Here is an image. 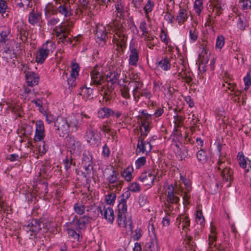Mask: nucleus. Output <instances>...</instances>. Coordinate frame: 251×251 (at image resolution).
Returning <instances> with one entry per match:
<instances>
[{
	"mask_svg": "<svg viewBox=\"0 0 251 251\" xmlns=\"http://www.w3.org/2000/svg\"><path fill=\"white\" fill-rule=\"evenodd\" d=\"M52 34L58 37L59 40L64 43L69 34L67 32V27L66 26L64 27L63 24L61 23L52 29Z\"/></svg>",
	"mask_w": 251,
	"mask_h": 251,
	"instance_id": "11",
	"label": "nucleus"
},
{
	"mask_svg": "<svg viewBox=\"0 0 251 251\" xmlns=\"http://www.w3.org/2000/svg\"><path fill=\"white\" fill-rule=\"evenodd\" d=\"M104 70L100 65H96L91 71V83L90 84L100 85L104 82Z\"/></svg>",
	"mask_w": 251,
	"mask_h": 251,
	"instance_id": "5",
	"label": "nucleus"
},
{
	"mask_svg": "<svg viewBox=\"0 0 251 251\" xmlns=\"http://www.w3.org/2000/svg\"><path fill=\"white\" fill-rule=\"evenodd\" d=\"M157 67L164 70L168 71L170 69V59L166 57L161 60L158 63Z\"/></svg>",
	"mask_w": 251,
	"mask_h": 251,
	"instance_id": "35",
	"label": "nucleus"
},
{
	"mask_svg": "<svg viewBox=\"0 0 251 251\" xmlns=\"http://www.w3.org/2000/svg\"><path fill=\"white\" fill-rule=\"evenodd\" d=\"M146 163V158L144 156L138 158L135 162L136 169H139L144 166Z\"/></svg>",
	"mask_w": 251,
	"mask_h": 251,
	"instance_id": "61",
	"label": "nucleus"
},
{
	"mask_svg": "<svg viewBox=\"0 0 251 251\" xmlns=\"http://www.w3.org/2000/svg\"><path fill=\"white\" fill-rule=\"evenodd\" d=\"M154 6V1L152 0H148L147 3L144 7V11L145 13L146 17L148 20L150 19L149 14L152 11Z\"/></svg>",
	"mask_w": 251,
	"mask_h": 251,
	"instance_id": "39",
	"label": "nucleus"
},
{
	"mask_svg": "<svg viewBox=\"0 0 251 251\" xmlns=\"http://www.w3.org/2000/svg\"><path fill=\"white\" fill-rule=\"evenodd\" d=\"M45 127L43 121L38 120L35 123V132L34 140L35 142H39L45 137Z\"/></svg>",
	"mask_w": 251,
	"mask_h": 251,
	"instance_id": "13",
	"label": "nucleus"
},
{
	"mask_svg": "<svg viewBox=\"0 0 251 251\" xmlns=\"http://www.w3.org/2000/svg\"><path fill=\"white\" fill-rule=\"evenodd\" d=\"M198 37V32L195 28L191 29L189 30V38L191 43L195 42Z\"/></svg>",
	"mask_w": 251,
	"mask_h": 251,
	"instance_id": "60",
	"label": "nucleus"
},
{
	"mask_svg": "<svg viewBox=\"0 0 251 251\" xmlns=\"http://www.w3.org/2000/svg\"><path fill=\"white\" fill-rule=\"evenodd\" d=\"M196 221L198 224L202 226L204 224V218L202 215V211L201 210L197 211V213L196 214Z\"/></svg>",
	"mask_w": 251,
	"mask_h": 251,
	"instance_id": "57",
	"label": "nucleus"
},
{
	"mask_svg": "<svg viewBox=\"0 0 251 251\" xmlns=\"http://www.w3.org/2000/svg\"><path fill=\"white\" fill-rule=\"evenodd\" d=\"M249 26L248 20L244 16H239L236 24L238 30L244 31Z\"/></svg>",
	"mask_w": 251,
	"mask_h": 251,
	"instance_id": "30",
	"label": "nucleus"
},
{
	"mask_svg": "<svg viewBox=\"0 0 251 251\" xmlns=\"http://www.w3.org/2000/svg\"><path fill=\"white\" fill-rule=\"evenodd\" d=\"M108 30L110 28L115 34L113 36V42L117 46L120 47L122 50L126 46L127 35L126 31L120 23L115 21L108 26Z\"/></svg>",
	"mask_w": 251,
	"mask_h": 251,
	"instance_id": "2",
	"label": "nucleus"
},
{
	"mask_svg": "<svg viewBox=\"0 0 251 251\" xmlns=\"http://www.w3.org/2000/svg\"><path fill=\"white\" fill-rule=\"evenodd\" d=\"M216 232L215 227L211 226L210 233L208 236V251H212V249L215 248L216 250L218 249L216 246Z\"/></svg>",
	"mask_w": 251,
	"mask_h": 251,
	"instance_id": "16",
	"label": "nucleus"
},
{
	"mask_svg": "<svg viewBox=\"0 0 251 251\" xmlns=\"http://www.w3.org/2000/svg\"><path fill=\"white\" fill-rule=\"evenodd\" d=\"M41 223L37 219H33L28 222L25 226V230L30 232L31 236L35 235L41 229Z\"/></svg>",
	"mask_w": 251,
	"mask_h": 251,
	"instance_id": "12",
	"label": "nucleus"
},
{
	"mask_svg": "<svg viewBox=\"0 0 251 251\" xmlns=\"http://www.w3.org/2000/svg\"><path fill=\"white\" fill-rule=\"evenodd\" d=\"M100 129L109 135L111 136L113 139L116 136V132L115 130L111 129L107 125L103 124L100 126Z\"/></svg>",
	"mask_w": 251,
	"mask_h": 251,
	"instance_id": "47",
	"label": "nucleus"
},
{
	"mask_svg": "<svg viewBox=\"0 0 251 251\" xmlns=\"http://www.w3.org/2000/svg\"><path fill=\"white\" fill-rule=\"evenodd\" d=\"M225 43V37L222 36H218L216 39V48L219 51L221 50Z\"/></svg>",
	"mask_w": 251,
	"mask_h": 251,
	"instance_id": "56",
	"label": "nucleus"
},
{
	"mask_svg": "<svg viewBox=\"0 0 251 251\" xmlns=\"http://www.w3.org/2000/svg\"><path fill=\"white\" fill-rule=\"evenodd\" d=\"M79 94L82 96L85 100L93 99V89L86 86L82 87L79 91Z\"/></svg>",
	"mask_w": 251,
	"mask_h": 251,
	"instance_id": "24",
	"label": "nucleus"
},
{
	"mask_svg": "<svg viewBox=\"0 0 251 251\" xmlns=\"http://www.w3.org/2000/svg\"><path fill=\"white\" fill-rule=\"evenodd\" d=\"M104 173L109 175L106 178L109 183L114 184L113 186H116L118 190H120L124 184V181L119 179V174L113 167H111L110 168H107L105 170Z\"/></svg>",
	"mask_w": 251,
	"mask_h": 251,
	"instance_id": "6",
	"label": "nucleus"
},
{
	"mask_svg": "<svg viewBox=\"0 0 251 251\" xmlns=\"http://www.w3.org/2000/svg\"><path fill=\"white\" fill-rule=\"evenodd\" d=\"M139 60V52L137 49L132 48L130 49L129 54L128 62L130 65L136 66Z\"/></svg>",
	"mask_w": 251,
	"mask_h": 251,
	"instance_id": "23",
	"label": "nucleus"
},
{
	"mask_svg": "<svg viewBox=\"0 0 251 251\" xmlns=\"http://www.w3.org/2000/svg\"><path fill=\"white\" fill-rule=\"evenodd\" d=\"M144 138L145 137H139L137 151L138 152H142L143 153H147L150 152L152 149V146L150 142L144 141Z\"/></svg>",
	"mask_w": 251,
	"mask_h": 251,
	"instance_id": "15",
	"label": "nucleus"
},
{
	"mask_svg": "<svg viewBox=\"0 0 251 251\" xmlns=\"http://www.w3.org/2000/svg\"><path fill=\"white\" fill-rule=\"evenodd\" d=\"M90 217L87 216H84L78 219L76 218V221L79 229H84L86 227V225L90 222Z\"/></svg>",
	"mask_w": 251,
	"mask_h": 251,
	"instance_id": "37",
	"label": "nucleus"
},
{
	"mask_svg": "<svg viewBox=\"0 0 251 251\" xmlns=\"http://www.w3.org/2000/svg\"><path fill=\"white\" fill-rule=\"evenodd\" d=\"M66 230L73 229L77 230L78 231L79 228H78V225L76 221V217L74 218L73 220L70 222L66 223L65 225Z\"/></svg>",
	"mask_w": 251,
	"mask_h": 251,
	"instance_id": "41",
	"label": "nucleus"
},
{
	"mask_svg": "<svg viewBox=\"0 0 251 251\" xmlns=\"http://www.w3.org/2000/svg\"><path fill=\"white\" fill-rule=\"evenodd\" d=\"M201 52L199 55V60L202 64H206L209 60V55L205 47L201 45Z\"/></svg>",
	"mask_w": 251,
	"mask_h": 251,
	"instance_id": "31",
	"label": "nucleus"
},
{
	"mask_svg": "<svg viewBox=\"0 0 251 251\" xmlns=\"http://www.w3.org/2000/svg\"><path fill=\"white\" fill-rule=\"evenodd\" d=\"M116 10L113 12V17H116V18L113 20V22L114 21L119 23L118 21V19L117 18L121 19L123 17V14L124 13V8L123 5L121 3L118 2L115 5Z\"/></svg>",
	"mask_w": 251,
	"mask_h": 251,
	"instance_id": "27",
	"label": "nucleus"
},
{
	"mask_svg": "<svg viewBox=\"0 0 251 251\" xmlns=\"http://www.w3.org/2000/svg\"><path fill=\"white\" fill-rule=\"evenodd\" d=\"M116 198V194L112 192L105 196V201L108 205H113L115 203Z\"/></svg>",
	"mask_w": 251,
	"mask_h": 251,
	"instance_id": "52",
	"label": "nucleus"
},
{
	"mask_svg": "<svg viewBox=\"0 0 251 251\" xmlns=\"http://www.w3.org/2000/svg\"><path fill=\"white\" fill-rule=\"evenodd\" d=\"M28 22L32 25L40 23L42 21V14L37 10L33 9L29 14Z\"/></svg>",
	"mask_w": 251,
	"mask_h": 251,
	"instance_id": "20",
	"label": "nucleus"
},
{
	"mask_svg": "<svg viewBox=\"0 0 251 251\" xmlns=\"http://www.w3.org/2000/svg\"><path fill=\"white\" fill-rule=\"evenodd\" d=\"M188 18V15L186 9L180 7V9L176 16V22L179 25H181L187 20Z\"/></svg>",
	"mask_w": 251,
	"mask_h": 251,
	"instance_id": "22",
	"label": "nucleus"
},
{
	"mask_svg": "<svg viewBox=\"0 0 251 251\" xmlns=\"http://www.w3.org/2000/svg\"><path fill=\"white\" fill-rule=\"evenodd\" d=\"M66 145L68 151L74 156H80L83 149L81 143L74 136L67 139Z\"/></svg>",
	"mask_w": 251,
	"mask_h": 251,
	"instance_id": "4",
	"label": "nucleus"
},
{
	"mask_svg": "<svg viewBox=\"0 0 251 251\" xmlns=\"http://www.w3.org/2000/svg\"><path fill=\"white\" fill-rule=\"evenodd\" d=\"M8 8L7 3L4 0H0V14L2 16L6 13Z\"/></svg>",
	"mask_w": 251,
	"mask_h": 251,
	"instance_id": "63",
	"label": "nucleus"
},
{
	"mask_svg": "<svg viewBox=\"0 0 251 251\" xmlns=\"http://www.w3.org/2000/svg\"><path fill=\"white\" fill-rule=\"evenodd\" d=\"M133 168L132 167L128 166L121 172V176L125 180L129 182L133 179Z\"/></svg>",
	"mask_w": 251,
	"mask_h": 251,
	"instance_id": "32",
	"label": "nucleus"
},
{
	"mask_svg": "<svg viewBox=\"0 0 251 251\" xmlns=\"http://www.w3.org/2000/svg\"><path fill=\"white\" fill-rule=\"evenodd\" d=\"M71 73L70 76L77 77L79 74V67L77 63H74L71 66Z\"/></svg>",
	"mask_w": 251,
	"mask_h": 251,
	"instance_id": "58",
	"label": "nucleus"
},
{
	"mask_svg": "<svg viewBox=\"0 0 251 251\" xmlns=\"http://www.w3.org/2000/svg\"><path fill=\"white\" fill-rule=\"evenodd\" d=\"M127 189L130 192L134 193H139L141 191L140 185L136 182L130 183L128 185Z\"/></svg>",
	"mask_w": 251,
	"mask_h": 251,
	"instance_id": "50",
	"label": "nucleus"
},
{
	"mask_svg": "<svg viewBox=\"0 0 251 251\" xmlns=\"http://www.w3.org/2000/svg\"><path fill=\"white\" fill-rule=\"evenodd\" d=\"M165 195L167 196V201L168 203H177L179 201V197L174 194V187L172 185L167 186Z\"/></svg>",
	"mask_w": 251,
	"mask_h": 251,
	"instance_id": "17",
	"label": "nucleus"
},
{
	"mask_svg": "<svg viewBox=\"0 0 251 251\" xmlns=\"http://www.w3.org/2000/svg\"><path fill=\"white\" fill-rule=\"evenodd\" d=\"M55 49V44L51 41H47L38 49L36 53V62L38 64L43 63L48 56L53 52Z\"/></svg>",
	"mask_w": 251,
	"mask_h": 251,
	"instance_id": "3",
	"label": "nucleus"
},
{
	"mask_svg": "<svg viewBox=\"0 0 251 251\" xmlns=\"http://www.w3.org/2000/svg\"><path fill=\"white\" fill-rule=\"evenodd\" d=\"M118 215H126L127 212V204L126 202L121 201L118 205Z\"/></svg>",
	"mask_w": 251,
	"mask_h": 251,
	"instance_id": "55",
	"label": "nucleus"
},
{
	"mask_svg": "<svg viewBox=\"0 0 251 251\" xmlns=\"http://www.w3.org/2000/svg\"><path fill=\"white\" fill-rule=\"evenodd\" d=\"M17 28L18 32V35L22 42H25L26 40V32L25 29V25L23 23H18L17 25Z\"/></svg>",
	"mask_w": 251,
	"mask_h": 251,
	"instance_id": "33",
	"label": "nucleus"
},
{
	"mask_svg": "<svg viewBox=\"0 0 251 251\" xmlns=\"http://www.w3.org/2000/svg\"><path fill=\"white\" fill-rule=\"evenodd\" d=\"M175 225L179 229L187 232L189 230L190 219L186 215H179L176 219Z\"/></svg>",
	"mask_w": 251,
	"mask_h": 251,
	"instance_id": "10",
	"label": "nucleus"
},
{
	"mask_svg": "<svg viewBox=\"0 0 251 251\" xmlns=\"http://www.w3.org/2000/svg\"><path fill=\"white\" fill-rule=\"evenodd\" d=\"M119 75L120 74L118 72L112 71L109 72L106 77L107 81L111 82L112 84L116 83L119 78Z\"/></svg>",
	"mask_w": 251,
	"mask_h": 251,
	"instance_id": "42",
	"label": "nucleus"
},
{
	"mask_svg": "<svg viewBox=\"0 0 251 251\" xmlns=\"http://www.w3.org/2000/svg\"><path fill=\"white\" fill-rule=\"evenodd\" d=\"M97 210L100 212L102 218L105 219L108 223L112 224L114 220V213L112 207L100 204L98 207Z\"/></svg>",
	"mask_w": 251,
	"mask_h": 251,
	"instance_id": "8",
	"label": "nucleus"
},
{
	"mask_svg": "<svg viewBox=\"0 0 251 251\" xmlns=\"http://www.w3.org/2000/svg\"><path fill=\"white\" fill-rule=\"evenodd\" d=\"M141 113V124H151L152 115L148 114L145 110H142Z\"/></svg>",
	"mask_w": 251,
	"mask_h": 251,
	"instance_id": "43",
	"label": "nucleus"
},
{
	"mask_svg": "<svg viewBox=\"0 0 251 251\" xmlns=\"http://www.w3.org/2000/svg\"><path fill=\"white\" fill-rule=\"evenodd\" d=\"M86 138L87 142L92 146H98L100 142V138L96 130H88Z\"/></svg>",
	"mask_w": 251,
	"mask_h": 251,
	"instance_id": "14",
	"label": "nucleus"
},
{
	"mask_svg": "<svg viewBox=\"0 0 251 251\" xmlns=\"http://www.w3.org/2000/svg\"><path fill=\"white\" fill-rule=\"evenodd\" d=\"M197 157L198 161L202 164H205L207 161L206 152L203 150H201L197 152Z\"/></svg>",
	"mask_w": 251,
	"mask_h": 251,
	"instance_id": "45",
	"label": "nucleus"
},
{
	"mask_svg": "<svg viewBox=\"0 0 251 251\" xmlns=\"http://www.w3.org/2000/svg\"><path fill=\"white\" fill-rule=\"evenodd\" d=\"M223 179L226 181H231L233 180V172L230 168L226 169L221 172Z\"/></svg>",
	"mask_w": 251,
	"mask_h": 251,
	"instance_id": "38",
	"label": "nucleus"
},
{
	"mask_svg": "<svg viewBox=\"0 0 251 251\" xmlns=\"http://www.w3.org/2000/svg\"><path fill=\"white\" fill-rule=\"evenodd\" d=\"M174 124L175 129L174 130L176 131L177 128L182 126V118L181 117L176 115L174 117Z\"/></svg>",
	"mask_w": 251,
	"mask_h": 251,
	"instance_id": "62",
	"label": "nucleus"
},
{
	"mask_svg": "<svg viewBox=\"0 0 251 251\" xmlns=\"http://www.w3.org/2000/svg\"><path fill=\"white\" fill-rule=\"evenodd\" d=\"M147 247L150 251H159V247L155 235L151 237L150 241L147 243Z\"/></svg>",
	"mask_w": 251,
	"mask_h": 251,
	"instance_id": "28",
	"label": "nucleus"
},
{
	"mask_svg": "<svg viewBox=\"0 0 251 251\" xmlns=\"http://www.w3.org/2000/svg\"><path fill=\"white\" fill-rule=\"evenodd\" d=\"M117 222L120 227L131 229L132 221L130 217H127L126 215H118Z\"/></svg>",
	"mask_w": 251,
	"mask_h": 251,
	"instance_id": "18",
	"label": "nucleus"
},
{
	"mask_svg": "<svg viewBox=\"0 0 251 251\" xmlns=\"http://www.w3.org/2000/svg\"><path fill=\"white\" fill-rule=\"evenodd\" d=\"M69 236L73 238L74 240L77 242H80L79 240V233L77 232L75 230L69 229L66 230Z\"/></svg>",
	"mask_w": 251,
	"mask_h": 251,
	"instance_id": "59",
	"label": "nucleus"
},
{
	"mask_svg": "<svg viewBox=\"0 0 251 251\" xmlns=\"http://www.w3.org/2000/svg\"><path fill=\"white\" fill-rule=\"evenodd\" d=\"M151 130L150 124H144L140 125L141 135L140 137H146Z\"/></svg>",
	"mask_w": 251,
	"mask_h": 251,
	"instance_id": "51",
	"label": "nucleus"
},
{
	"mask_svg": "<svg viewBox=\"0 0 251 251\" xmlns=\"http://www.w3.org/2000/svg\"><path fill=\"white\" fill-rule=\"evenodd\" d=\"M237 158L239 162V165L241 167L246 169L248 165L249 161L247 158H245L243 152H239Z\"/></svg>",
	"mask_w": 251,
	"mask_h": 251,
	"instance_id": "36",
	"label": "nucleus"
},
{
	"mask_svg": "<svg viewBox=\"0 0 251 251\" xmlns=\"http://www.w3.org/2000/svg\"><path fill=\"white\" fill-rule=\"evenodd\" d=\"M55 11L56 13H59L63 15L64 18L69 17L72 14L70 6L66 4L60 5Z\"/></svg>",
	"mask_w": 251,
	"mask_h": 251,
	"instance_id": "25",
	"label": "nucleus"
},
{
	"mask_svg": "<svg viewBox=\"0 0 251 251\" xmlns=\"http://www.w3.org/2000/svg\"><path fill=\"white\" fill-rule=\"evenodd\" d=\"M74 210L75 213L79 215H82L85 213V205L81 202H77L74 204Z\"/></svg>",
	"mask_w": 251,
	"mask_h": 251,
	"instance_id": "44",
	"label": "nucleus"
},
{
	"mask_svg": "<svg viewBox=\"0 0 251 251\" xmlns=\"http://www.w3.org/2000/svg\"><path fill=\"white\" fill-rule=\"evenodd\" d=\"M156 174L154 170L151 172H144L139 177V180L147 186L148 188H150L153 185L156 177Z\"/></svg>",
	"mask_w": 251,
	"mask_h": 251,
	"instance_id": "9",
	"label": "nucleus"
},
{
	"mask_svg": "<svg viewBox=\"0 0 251 251\" xmlns=\"http://www.w3.org/2000/svg\"><path fill=\"white\" fill-rule=\"evenodd\" d=\"M226 158L224 156H222L221 155H220L219 160L217 163V167L218 169L222 172L224 170L226 169H228L229 167H228V163L227 162H226Z\"/></svg>",
	"mask_w": 251,
	"mask_h": 251,
	"instance_id": "34",
	"label": "nucleus"
},
{
	"mask_svg": "<svg viewBox=\"0 0 251 251\" xmlns=\"http://www.w3.org/2000/svg\"><path fill=\"white\" fill-rule=\"evenodd\" d=\"M107 31L106 27L102 25H98L96 26V36L100 41L105 43L106 38H108Z\"/></svg>",
	"mask_w": 251,
	"mask_h": 251,
	"instance_id": "19",
	"label": "nucleus"
},
{
	"mask_svg": "<svg viewBox=\"0 0 251 251\" xmlns=\"http://www.w3.org/2000/svg\"><path fill=\"white\" fill-rule=\"evenodd\" d=\"M180 180L182 181L185 186L184 188L182 186L180 187L181 191L183 190V191L190 192L192 190V187L190 180L185 178L182 176H180Z\"/></svg>",
	"mask_w": 251,
	"mask_h": 251,
	"instance_id": "48",
	"label": "nucleus"
},
{
	"mask_svg": "<svg viewBox=\"0 0 251 251\" xmlns=\"http://www.w3.org/2000/svg\"><path fill=\"white\" fill-rule=\"evenodd\" d=\"M84 118H89V116L85 114L77 113L66 118L58 117L54 121L56 133L64 137L70 132L76 131Z\"/></svg>",
	"mask_w": 251,
	"mask_h": 251,
	"instance_id": "1",
	"label": "nucleus"
},
{
	"mask_svg": "<svg viewBox=\"0 0 251 251\" xmlns=\"http://www.w3.org/2000/svg\"><path fill=\"white\" fill-rule=\"evenodd\" d=\"M130 87H133V90H132V94L134 97V100H136L138 94L140 92L143 84L142 82L138 81H133L128 83Z\"/></svg>",
	"mask_w": 251,
	"mask_h": 251,
	"instance_id": "26",
	"label": "nucleus"
},
{
	"mask_svg": "<svg viewBox=\"0 0 251 251\" xmlns=\"http://www.w3.org/2000/svg\"><path fill=\"white\" fill-rule=\"evenodd\" d=\"M130 86L129 84L125 85L122 86L120 91L122 96L125 99H130V96L129 94Z\"/></svg>",
	"mask_w": 251,
	"mask_h": 251,
	"instance_id": "49",
	"label": "nucleus"
},
{
	"mask_svg": "<svg viewBox=\"0 0 251 251\" xmlns=\"http://www.w3.org/2000/svg\"><path fill=\"white\" fill-rule=\"evenodd\" d=\"M143 231L141 227H137L132 233V238L134 241L139 240L143 235Z\"/></svg>",
	"mask_w": 251,
	"mask_h": 251,
	"instance_id": "54",
	"label": "nucleus"
},
{
	"mask_svg": "<svg viewBox=\"0 0 251 251\" xmlns=\"http://www.w3.org/2000/svg\"><path fill=\"white\" fill-rule=\"evenodd\" d=\"M239 6L242 10L248 11H251V0H240Z\"/></svg>",
	"mask_w": 251,
	"mask_h": 251,
	"instance_id": "40",
	"label": "nucleus"
},
{
	"mask_svg": "<svg viewBox=\"0 0 251 251\" xmlns=\"http://www.w3.org/2000/svg\"><path fill=\"white\" fill-rule=\"evenodd\" d=\"M100 91L101 95L103 96L105 101L109 100L112 98V91L111 89H106L104 86H102Z\"/></svg>",
	"mask_w": 251,
	"mask_h": 251,
	"instance_id": "46",
	"label": "nucleus"
},
{
	"mask_svg": "<svg viewBox=\"0 0 251 251\" xmlns=\"http://www.w3.org/2000/svg\"><path fill=\"white\" fill-rule=\"evenodd\" d=\"M203 8L202 0H196L194 4V9L195 12L199 15Z\"/></svg>",
	"mask_w": 251,
	"mask_h": 251,
	"instance_id": "53",
	"label": "nucleus"
},
{
	"mask_svg": "<svg viewBox=\"0 0 251 251\" xmlns=\"http://www.w3.org/2000/svg\"><path fill=\"white\" fill-rule=\"evenodd\" d=\"M25 78L27 83L30 86L37 85L39 80L38 75L32 71H28L26 73Z\"/></svg>",
	"mask_w": 251,
	"mask_h": 251,
	"instance_id": "21",
	"label": "nucleus"
},
{
	"mask_svg": "<svg viewBox=\"0 0 251 251\" xmlns=\"http://www.w3.org/2000/svg\"><path fill=\"white\" fill-rule=\"evenodd\" d=\"M45 16L47 25L50 28L56 25L60 22V19L56 15L55 9L52 7H46L45 8Z\"/></svg>",
	"mask_w": 251,
	"mask_h": 251,
	"instance_id": "7",
	"label": "nucleus"
},
{
	"mask_svg": "<svg viewBox=\"0 0 251 251\" xmlns=\"http://www.w3.org/2000/svg\"><path fill=\"white\" fill-rule=\"evenodd\" d=\"M44 115L46 117V120L49 124H50L52 122L54 123L56 118L52 115L50 112H45L44 113Z\"/></svg>",
	"mask_w": 251,
	"mask_h": 251,
	"instance_id": "64",
	"label": "nucleus"
},
{
	"mask_svg": "<svg viewBox=\"0 0 251 251\" xmlns=\"http://www.w3.org/2000/svg\"><path fill=\"white\" fill-rule=\"evenodd\" d=\"M114 114V111L110 108L103 107L98 111V116L100 118H108Z\"/></svg>",
	"mask_w": 251,
	"mask_h": 251,
	"instance_id": "29",
	"label": "nucleus"
}]
</instances>
